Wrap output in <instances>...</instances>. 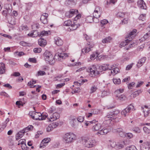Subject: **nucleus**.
I'll return each mask as SVG.
<instances>
[{
    "mask_svg": "<svg viewBox=\"0 0 150 150\" xmlns=\"http://www.w3.org/2000/svg\"><path fill=\"white\" fill-rule=\"evenodd\" d=\"M137 31L136 29H134L132 31H131L128 34L126 37V38L127 39L120 43V47L125 46L128 45V43H129V47L130 48L135 46L136 45V44L134 43H132L131 41L134 37V35L136 33Z\"/></svg>",
    "mask_w": 150,
    "mask_h": 150,
    "instance_id": "nucleus-1",
    "label": "nucleus"
},
{
    "mask_svg": "<svg viewBox=\"0 0 150 150\" xmlns=\"http://www.w3.org/2000/svg\"><path fill=\"white\" fill-rule=\"evenodd\" d=\"M119 113L120 111L118 110H115L112 112L108 113L105 117V120L104 122V123H106L108 122V123L109 124L111 120L114 119L115 120L116 122H119L120 119H118L116 117V116Z\"/></svg>",
    "mask_w": 150,
    "mask_h": 150,
    "instance_id": "nucleus-2",
    "label": "nucleus"
},
{
    "mask_svg": "<svg viewBox=\"0 0 150 150\" xmlns=\"http://www.w3.org/2000/svg\"><path fill=\"white\" fill-rule=\"evenodd\" d=\"M63 139L65 143L70 144L76 140V136L72 133H68L64 135Z\"/></svg>",
    "mask_w": 150,
    "mask_h": 150,
    "instance_id": "nucleus-3",
    "label": "nucleus"
},
{
    "mask_svg": "<svg viewBox=\"0 0 150 150\" xmlns=\"http://www.w3.org/2000/svg\"><path fill=\"white\" fill-rule=\"evenodd\" d=\"M44 56L45 60L48 62L50 64L52 65L55 63L54 55L50 52L46 51L44 54Z\"/></svg>",
    "mask_w": 150,
    "mask_h": 150,
    "instance_id": "nucleus-4",
    "label": "nucleus"
},
{
    "mask_svg": "<svg viewBox=\"0 0 150 150\" xmlns=\"http://www.w3.org/2000/svg\"><path fill=\"white\" fill-rule=\"evenodd\" d=\"M96 121V120H93L91 121H88L85 123V125L87 126H92V129L93 131H99L101 129L102 126L100 124L98 123L93 125V124L95 123Z\"/></svg>",
    "mask_w": 150,
    "mask_h": 150,
    "instance_id": "nucleus-5",
    "label": "nucleus"
},
{
    "mask_svg": "<svg viewBox=\"0 0 150 150\" xmlns=\"http://www.w3.org/2000/svg\"><path fill=\"white\" fill-rule=\"evenodd\" d=\"M85 146L88 148H92L96 145V142L94 139L87 138L84 140Z\"/></svg>",
    "mask_w": 150,
    "mask_h": 150,
    "instance_id": "nucleus-6",
    "label": "nucleus"
},
{
    "mask_svg": "<svg viewBox=\"0 0 150 150\" xmlns=\"http://www.w3.org/2000/svg\"><path fill=\"white\" fill-rule=\"evenodd\" d=\"M29 114L32 116V118L34 120H44L45 118L42 117V114L39 112H30Z\"/></svg>",
    "mask_w": 150,
    "mask_h": 150,
    "instance_id": "nucleus-7",
    "label": "nucleus"
},
{
    "mask_svg": "<svg viewBox=\"0 0 150 150\" xmlns=\"http://www.w3.org/2000/svg\"><path fill=\"white\" fill-rule=\"evenodd\" d=\"M87 70L88 72L90 73L89 75L91 77L95 76L99 74V72L97 70L96 67L94 65L89 67Z\"/></svg>",
    "mask_w": 150,
    "mask_h": 150,
    "instance_id": "nucleus-8",
    "label": "nucleus"
},
{
    "mask_svg": "<svg viewBox=\"0 0 150 150\" xmlns=\"http://www.w3.org/2000/svg\"><path fill=\"white\" fill-rule=\"evenodd\" d=\"M93 45L90 42L88 43V45L82 50V52L84 54L87 53L91 50V48L93 47Z\"/></svg>",
    "mask_w": 150,
    "mask_h": 150,
    "instance_id": "nucleus-9",
    "label": "nucleus"
},
{
    "mask_svg": "<svg viewBox=\"0 0 150 150\" xmlns=\"http://www.w3.org/2000/svg\"><path fill=\"white\" fill-rule=\"evenodd\" d=\"M102 13V11L100 8L99 6H97L93 13V17H100Z\"/></svg>",
    "mask_w": 150,
    "mask_h": 150,
    "instance_id": "nucleus-10",
    "label": "nucleus"
},
{
    "mask_svg": "<svg viewBox=\"0 0 150 150\" xmlns=\"http://www.w3.org/2000/svg\"><path fill=\"white\" fill-rule=\"evenodd\" d=\"M59 123L57 122H54L50 124L47 128V131L49 132L52 131L53 129L56 127L58 125Z\"/></svg>",
    "mask_w": 150,
    "mask_h": 150,
    "instance_id": "nucleus-11",
    "label": "nucleus"
},
{
    "mask_svg": "<svg viewBox=\"0 0 150 150\" xmlns=\"http://www.w3.org/2000/svg\"><path fill=\"white\" fill-rule=\"evenodd\" d=\"M109 70H111V73L114 75L117 74L120 70L119 69L116 67V64H113L111 66Z\"/></svg>",
    "mask_w": 150,
    "mask_h": 150,
    "instance_id": "nucleus-12",
    "label": "nucleus"
},
{
    "mask_svg": "<svg viewBox=\"0 0 150 150\" xmlns=\"http://www.w3.org/2000/svg\"><path fill=\"white\" fill-rule=\"evenodd\" d=\"M141 150H150V142L144 143L141 146Z\"/></svg>",
    "mask_w": 150,
    "mask_h": 150,
    "instance_id": "nucleus-13",
    "label": "nucleus"
},
{
    "mask_svg": "<svg viewBox=\"0 0 150 150\" xmlns=\"http://www.w3.org/2000/svg\"><path fill=\"white\" fill-rule=\"evenodd\" d=\"M48 15L46 13L42 14L41 16L40 20L41 22L44 24L47 23L48 22L47 18Z\"/></svg>",
    "mask_w": 150,
    "mask_h": 150,
    "instance_id": "nucleus-14",
    "label": "nucleus"
},
{
    "mask_svg": "<svg viewBox=\"0 0 150 150\" xmlns=\"http://www.w3.org/2000/svg\"><path fill=\"white\" fill-rule=\"evenodd\" d=\"M59 114L57 112H56L51 115L50 118V120L51 122L53 121L59 119Z\"/></svg>",
    "mask_w": 150,
    "mask_h": 150,
    "instance_id": "nucleus-15",
    "label": "nucleus"
},
{
    "mask_svg": "<svg viewBox=\"0 0 150 150\" xmlns=\"http://www.w3.org/2000/svg\"><path fill=\"white\" fill-rule=\"evenodd\" d=\"M143 111L145 117H147L150 113V108H148L147 106L145 105L144 107H142Z\"/></svg>",
    "mask_w": 150,
    "mask_h": 150,
    "instance_id": "nucleus-16",
    "label": "nucleus"
},
{
    "mask_svg": "<svg viewBox=\"0 0 150 150\" xmlns=\"http://www.w3.org/2000/svg\"><path fill=\"white\" fill-rule=\"evenodd\" d=\"M54 42L55 44L58 46L62 45L63 44L62 40L60 38L55 37L54 38Z\"/></svg>",
    "mask_w": 150,
    "mask_h": 150,
    "instance_id": "nucleus-17",
    "label": "nucleus"
},
{
    "mask_svg": "<svg viewBox=\"0 0 150 150\" xmlns=\"http://www.w3.org/2000/svg\"><path fill=\"white\" fill-rule=\"evenodd\" d=\"M139 7L142 9H146V6L143 0H139L137 2Z\"/></svg>",
    "mask_w": 150,
    "mask_h": 150,
    "instance_id": "nucleus-18",
    "label": "nucleus"
},
{
    "mask_svg": "<svg viewBox=\"0 0 150 150\" xmlns=\"http://www.w3.org/2000/svg\"><path fill=\"white\" fill-rule=\"evenodd\" d=\"M146 59V57H143L139 60L137 65L138 67H140L143 65Z\"/></svg>",
    "mask_w": 150,
    "mask_h": 150,
    "instance_id": "nucleus-19",
    "label": "nucleus"
},
{
    "mask_svg": "<svg viewBox=\"0 0 150 150\" xmlns=\"http://www.w3.org/2000/svg\"><path fill=\"white\" fill-rule=\"evenodd\" d=\"M25 132L23 129L19 132L16 134V137L17 140L21 138L23 135L24 133Z\"/></svg>",
    "mask_w": 150,
    "mask_h": 150,
    "instance_id": "nucleus-20",
    "label": "nucleus"
},
{
    "mask_svg": "<svg viewBox=\"0 0 150 150\" xmlns=\"http://www.w3.org/2000/svg\"><path fill=\"white\" fill-rule=\"evenodd\" d=\"M38 44L40 46L44 47L47 44L46 40L43 38H41L38 40Z\"/></svg>",
    "mask_w": 150,
    "mask_h": 150,
    "instance_id": "nucleus-21",
    "label": "nucleus"
},
{
    "mask_svg": "<svg viewBox=\"0 0 150 150\" xmlns=\"http://www.w3.org/2000/svg\"><path fill=\"white\" fill-rule=\"evenodd\" d=\"M109 132V130L107 129H102L98 131V132L96 133V134L98 135H99V134L100 135L105 134Z\"/></svg>",
    "mask_w": 150,
    "mask_h": 150,
    "instance_id": "nucleus-22",
    "label": "nucleus"
},
{
    "mask_svg": "<svg viewBox=\"0 0 150 150\" xmlns=\"http://www.w3.org/2000/svg\"><path fill=\"white\" fill-rule=\"evenodd\" d=\"M5 71V67L4 64L3 63H0V74L4 73Z\"/></svg>",
    "mask_w": 150,
    "mask_h": 150,
    "instance_id": "nucleus-23",
    "label": "nucleus"
},
{
    "mask_svg": "<svg viewBox=\"0 0 150 150\" xmlns=\"http://www.w3.org/2000/svg\"><path fill=\"white\" fill-rule=\"evenodd\" d=\"M99 69L101 71H105L110 69L109 67V65L107 64H104L102 66L99 67Z\"/></svg>",
    "mask_w": 150,
    "mask_h": 150,
    "instance_id": "nucleus-24",
    "label": "nucleus"
},
{
    "mask_svg": "<svg viewBox=\"0 0 150 150\" xmlns=\"http://www.w3.org/2000/svg\"><path fill=\"white\" fill-rule=\"evenodd\" d=\"M77 2V0H66L65 4L67 5H75Z\"/></svg>",
    "mask_w": 150,
    "mask_h": 150,
    "instance_id": "nucleus-25",
    "label": "nucleus"
},
{
    "mask_svg": "<svg viewBox=\"0 0 150 150\" xmlns=\"http://www.w3.org/2000/svg\"><path fill=\"white\" fill-rule=\"evenodd\" d=\"M112 40V38L110 37L106 38L103 40L102 42L103 43H106L110 42Z\"/></svg>",
    "mask_w": 150,
    "mask_h": 150,
    "instance_id": "nucleus-26",
    "label": "nucleus"
},
{
    "mask_svg": "<svg viewBox=\"0 0 150 150\" xmlns=\"http://www.w3.org/2000/svg\"><path fill=\"white\" fill-rule=\"evenodd\" d=\"M116 97L120 100L123 101L125 100L126 99V97L123 94L121 95H116Z\"/></svg>",
    "mask_w": 150,
    "mask_h": 150,
    "instance_id": "nucleus-27",
    "label": "nucleus"
},
{
    "mask_svg": "<svg viewBox=\"0 0 150 150\" xmlns=\"http://www.w3.org/2000/svg\"><path fill=\"white\" fill-rule=\"evenodd\" d=\"M123 129L122 128H119L117 129H115L113 130V132L114 133H122L124 134V132L123 131Z\"/></svg>",
    "mask_w": 150,
    "mask_h": 150,
    "instance_id": "nucleus-28",
    "label": "nucleus"
},
{
    "mask_svg": "<svg viewBox=\"0 0 150 150\" xmlns=\"http://www.w3.org/2000/svg\"><path fill=\"white\" fill-rule=\"evenodd\" d=\"M49 33H50V31H42L41 32L40 34V36L42 37L43 36L48 35H49Z\"/></svg>",
    "mask_w": 150,
    "mask_h": 150,
    "instance_id": "nucleus-29",
    "label": "nucleus"
},
{
    "mask_svg": "<svg viewBox=\"0 0 150 150\" xmlns=\"http://www.w3.org/2000/svg\"><path fill=\"white\" fill-rule=\"evenodd\" d=\"M98 52H96V53H93L91 55L90 58L92 60H94L98 55Z\"/></svg>",
    "mask_w": 150,
    "mask_h": 150,
    "instance_id": "nucleus-30",
    "label": "nucleus"
},
{
    "mask_svg": "<svg viewBox=\"0 0 150 150\" xmlns=\"http://www.w3.org/2000/svg\"><path fill=\"white\" fill-rule=\"evenodd\" d=\"M128 110L127 109V108H125L121 112V114L122 115H124L125 117L127 115L128 113H129V112L128 111Z\"/></svg>",
    "mask_w": 150,
    "mask_h": 150,
    "instance_id": "nucleus-31",
    "label": "nucleus"
},
{
    "mask_svg": "<svg viewBox=\"0 0 150 150\" xmlns=\"http://www.w3.org/2000/svg\"><path fill=\"white\" fill-rule=\"evenodd\" d=\"M93 17L91 16L87 17L86 19V21L87 23H90L93 22Z\"/></svg>",
    "mask_w": 150,
    "mask_h": 150,
    "instance_id": "nucleus-32",
    "label": "nucleus"
},
{
    "mask_svg": "<svg viewBox=\"0 0 150 150\" xmlns=\"http://www.w3.org/2000/svg\"><path fill=\"white\" fill-rule=\"evenodd\" d=\"M126 150H137V149L134 146L132 145L127 147L126 148Z\"/></svg>",
    "mask_w": 150,
    "mask_h": 150,
    "instance_id": "nucleus-33",
    "label": "nucleus"
},
{
    "mask_svg": "<svg viewBox=\"0 0 150 150\" xmlns=\"http://www.w3.org/2000/svg\"><path fill=\"white\" fill-rule=\"evenodd\" d=\"M72 24V22L70 20H68L64 21V25L66 26H71Z\"/></svg>",
    "mask_w": 150,
    "mask_h": 150,
    "instance_id": "nucleus-34",
    "label": "nucleus"
},
{
    "mask_svg": "<svg viewBox=\"0 0 150 150\" xmlns=\"http://www.w3.org/2000/svg\"><path fill=\"white\" fill-rule=\"evenodd\" d=\"M69 12L70 13V14H72V16L73 15L75 14H77L78 13V10L76 9H71Z\"/></svg>",
    "mask_w": 150,
    "mask_h": 150,
    "instance_id": "nucleus-35",
    "label": "nucleus"
},
{
    "mask_svg": "<svg viewBox=\"0 0 150 150\" xmlns=\"http://www.w3.org/2000/svg\"><path fill=\"white\" fill-rule=\"evenodd\" d=\"M127 109L128 110V111L130 112H131L132 110H133L134 108V106L132 104H131L128 105L127 108Z\"/></svg>",
    "mask_w": 150,
    "mask_h": 150,
    "instance_id": "nucleus-36",
    "label": "nucleus"
},
{
    "mask_svg": "<svg viewBox=\"0 0 150 150\" xmlns=\"http://www.w3.org/2000/svg\"><path fill=\"white\" fill-rule=\"evenodd\" d=\"M25 139H21L18 141V145H20L21 144L23 146H26L25 144Z\"/></svg>",
    "mask_w": 150,
    "mask_h": 150,
    "instance_id": "nucleus-37",
    "label": "nucleus"
},
{
    "mask_svg": "<svg viewBox=\"0 0 150 150\" xmlns=\"http://www.w3.org/2000/svg\"><path fill=\"white\" fill-rule=\"evenodd\" d=\"M133 131L136 133H139L141 132V129L138 127H135L133 128Z\"/></svg>",
    "mask_w": 150,
    "mask_h": 150,
    "instance_id": "nucleus-38",
    "label": "nucleus"
},
{
    "mask_svg": "<svg viewBox=\"0 0 150 150\" xmlns=\"http://www.w3.org/2000/svg\"><path fill=\"white\" fill-rule=\"evenodd\" d=\"M126 13H122L121 12H118L117 14V17L120 18H122L125 16Z\"/></svg>",
    "mask_w": 150,
    "mask_h": 150,
    "instance_id": "nucleus-39",
    "label": "nucleus"
},
{
    "mask_svg": "<svg viewBox=\"0 0 150 150\" xmlns=\"http://www.w3.org/2000/svg\"><path fill=\"white\" fill-rule=\"evenodd\" d=\"M113 81L115 84H119L121 83V80L120 79H113Z\"/></svg>",
    "mask_w": 150,
    "mask_h": 150,
    "instance_id": "nucleus-40",
    "label": "nucleus"
},
{
    "mask_svg": "<svg viewBox=\"0 0 150 150\" xmlns=\"http://www.w3.org/2000/svg\"><path fill=\"white\" fill-rule=\"evenodd\" d=\"M77 28V26L76 25L72 24L69 27V29L70 30H74L76 29Z\"/></svg>",
    "mask_w": 150,
    "mask_h": 150,
    "instance_id": "nucleus-41",
    "label": "nucleus"
},
{
    "mask_svg": "<svg viewBox=\"0 0 150 150\" xmlns=\"http://www.w3.org/2000/svg\"><path fill=\"white\" fill-rule=\"evenodd\" d=\"M46 73L44 71H38L36 74V76H43L46 75Z\"/></svg>",
    "mask_w": 150,
    "mask_h": 150,
    "instance_id": "nucleus-42",
    "label": "nucleus"
},
{
    "mask_svg": "<svg viewBox=\"0 0 150 150\" xmlns=\"http://www.w3.org/2000/svg\"><path fill=\"white\" fill-rule=\"evenodd\" d=\"M110 145L112 147H115L117 149V144H116V142L114 141H111L110 142Z\"/></svg>",
    "mask_w": 150,
    "mask_h": 150,
    "instance_id": "nucleus-43",
    "label": "nucleus"
},
{
    "mask_svg": "<svg viewBox=\"0 0 150 150\" xmlns=\"http://www.w3.org/2000/svg\"><path fill=\"white\" fill-rule=\"evenodd\" d=\"M97 89V88L95 86H93L91 87L90 89V93H92L95 92Z\"/></svg>",
    "mask_w": 150,
    "mask_h": 150,
    "instance_id": "nucleus-44",
    "label": "nucleus"
},
{
    "mask_svg": "<svg viewBox=\"0 0 150 150\" xmlns=\"http://www.w3.org/2000/svg\"><path fill=\"white\" fill-rule=\"evenodd\" d=\"M50 140V138H47L46 139H44L42 142V143L44 144V145L45 146V144H46V143H48Z\"/></svg>",
    "mask_w": 150,
    "mask_h": 150,
    "instance_id": "nucleus-45",
    "label": "nucleus"
},
{
    "mask_svg": "<svg viewBox=\"0 0 150 150\" xmlns=\"http://www.w3.org/2000/svg\"><path fill=\"white\" fill-rule=\"evenodd\" d=\"M58 56L59 57H61L63 59H64L67 56V54L65 53H60V54H58Z\"/></svg>",
    "mask_w": 150,
    "mask_h": 150,
    "instance_id": "nucleus-46",
    "label": "nucleus"
},
{
    "mask_svg": "<svg viewBox=\"0 0 150 150\" xmlns=\"http://www.w3.org/2000/svg\"><path fill=\"white\" fill-rule=\"evenodd\" d=\"M33 37H35L38 36H40V34L39 33L37 30H33Z\"/></svg>",
    "mask_w": 150,
    "mask_h": 150,
    "instance_id": "nucleus-47",
    "label": "nucleus"
},
{
    "mask_svg": "<svg viewBox=\"0 0 150 150\" xmlns=\"http://www.w3.org/2000/svg\"><path fill=\"white\" fill-rule=\"evenodd\" d=\"M144 132L147 134L150 133V129H149L146 127H144L143 128Z\"/></svg>",
    "mask_w": 150,
    "mask_h": 150,
    "instance_id": "nucleus-48",
    "label": "nucleus"
},
{
    "mask_svg": "<svg viewBox=\"0 0 150 150\" xmlns=\"http://www.w3.org/2000/svg\"><path fill=\"white\" fill-rule=\"evenodd\" d=\"M42 51V49L40 48H35L33 50L34 52L35 53H40Z\"/></svg>",
    "mask_w": 150,
    "mask_h": 150,
    "instance_id": "nucleus-49",
    "label": "nucleus"
},
{
    "mask_svg": "<svg viewBox=\"0 0 150 150\" xmlns=\"http://www.w3.org/2000/svg\"><path fill=\"white\" fill-rule=\"evenodd\" d=\"M108 22V21L105 19L101 21H100L101 26L102 27H103L104 25H105L106 23H107Z\"/></svg>",
    "mask_w": 150,
    "mask_h": 150,
    "instance_id": "nucleus-50",
    "label": "nucleus"
},
{
    "mask_svg": "<svg viewBox=\"0 0 150 150\" xmlns=\"http://www.w3.org/2000/svg\"><path fill=\"white\" fill-rule=\"evenodd\" d=\"M126 137H128L129 139L132 138L133 136V134L131 133H128L125 135Z\"/></svg>",
    "mask_w": 150,
    "mask_h": 150,
    "instance_id": "nucleus-51",
    "label": "nucleus"
},
{
    "mask_svg": "<svg viewBox=\"0 0 150 150\" xmlns=\"http://www.w3.org/2000/svg\"><path fill=\"white\" fill-rule=\"evenodd\" d=\"M109 94V92L106 91H103L102 93L101 96L103 97L105 96H107Z\"/></svg>",
    "mask_w": 150,
    "mask_h": 150,
    "instance_id": "nucleus-52",
    "label": "nucleus"
},
{
    "mask_svg": "<svg viewBox=\"0 0 150 150\" xmlns=\"http://www.w3.org/2000/svg\"><path fill=\"white\" fill-rule=\"evenodd\" d=\"M9 121V119L8 118L6 120V121L4 123H3L2 126L3 128H5L7 126V124Z\"/></svg>",
    "mask_w": 150,
    "mask_h": 150,
    "instance_id": "nucleus-53",
    "label": "nucleus"
},
{
    "mask_svg": "<svg viewBox=\"0 0 150 150\" xmlns=\"http://www.w3.org/2000/svg\"><path fill=\"white\" fill-rule=\"evenodd\" d=\"M33 126L32 125H29L27 127L25 128L23 130L25 131V132H27L28 130H30L31 128H33Z\"/></svg>",
    "mask_w": 150,
    "mask_h": 150,
    "instance_id": "nucleus-54",
    "label": "nucleus"
},
{
    "mask_svg": "<svg viewBox=\"0 0 150 150\" xmlns=\"http://www.w3.org/2000/svg\"><path fill=\"white\" fill-rule=\"evenodd\" d=\"M123 91L124 90L123 89H117L115 91V93L116 94V95L120 93L123 92Z\"/></svg>",
    "mask_w": 150,
    "mask_h": 150,
    "instance_id": "nucleus-55",
    "label": "nucleus"
},
{
    "mask_svg": "<svg viewBox=\"0 0 150 150\" xmlns=\"http://www.w3.org/2000/svg\"><path fill=\"white\" fill-rule=\"evenodd\" d=\"M77 120L79 122H82L84 120V117L82 116H79L78 117Z\"/></svg>",
    "mask_w": 150,
    "mask_h": 150,
    "instance_id": "nucleus-56",
    "label": "nucleus"
},
{
    "mask_svg": "<svg viewBox=\"0 0 150 150\" xmlns=\"http://www.w3.org/2000/svg\"><path fill=\"white\" fill-rule=\"evenodd\" d=\"M146 14H142L140 15L139 18V20H141L142 21H143L145 19V17Z\"/></svg>",
    "mask_w": 150,
    "mask_h": 150,
    "instance_id": "nucleus-57",
    "label": "nucleus"
},
{
    "mask_svg": "<svg viewBox=\"0 0 150 150\" xmlns=\"http://www.w3.org/2000/svg\"><path fill=\"white\" fill-rule=\"evenodd\" d=\"M28 28L26 25H23L21 27V29L22 30L26 31L28 29Z\"/></svg>",
    "mask_w": 150,
    "mask_h": 150,
    "instance_id": "nucleus-58",
    "label": "nucleus"
},
{
    "mask_svg": "<svg viewBox=\"0 0 150 150\" xmlns=\"http://www.w3.org/2000/svg\"><path fill=\"white\" fill-rule=\"evenodd\" d=\"M100 17H93V22H94L95 23H97L99 22V20L98 18H99Z\"/></svg>",
    "mask_w": 150,
    "mask_h": 150,
    "instance_id": "nucleus-59",
    "label": "nucleus"
},
{
    "mask_svg": "<svg viewBox=\"0 0 150 150\" xmlns=\"http://www.w3.org/2000/svg\"><path fill=\"white\" fill-rule=\"evenodd\" d=\"M135 84V83L134 82H132L130 83L128 85V88H129V89H132V87H133L134 86Z\"/></svg>",
    "mask_w": 150,
    "mask_h": 150,
    "instance_id": "nucleus-60",
    "label": "nucleus"
},
{
    "mask_svg": "<svg viewBox=\"0 0 150 150\" xmlns=\"http://www.w3.org/2000/svg\"><path fill=\"white\" fill-rule=\"evenodd\" d=\"M128 21V18H125L122 21V23H124V24L127 23Z\"/></svg>",
    "mask_w": 150,
    "mask_h": 150,
    "instance_id": "nucleus-61",
    "label": "nucleus"
},
{
    "mask_svg": "<svg viewBox=\"0 0 150 150\" xmlns=\"http://www.w3.org/2000/svg\"><path fill=\"white\" fill-rule=\"evenodd\" d=\"M19 56H21L24 54V52H15Z\"/></svg>",
    "mask_w": 150,
    "mask_h": 150,
    "instance_id": "nucleus-62",
    "label": "nucleus"
},
{
    "mask_svg": "<svg viewBox=\"0 0 150 150\" xmlns=\"http://www.w3.org/2000/svg\"><path fill=\"white\" fill-rule=\"evenodd\" d=\"M28 61L34 63L36 62V60L35 58H30L29 59Z\"/></svg>",
    "mask_w": 150,
    "mask_h": 150,
    "instance_id": "nucleus-63",
    "label": "nucleus"
},
{
    "mask_svg": "<svg viewBox=\"0 0 150 150\" xmlns=\"http://www.w3.org/2000/svg\"><path fill=\"white\" fill-rule=\"evenodd\" d=\"M11 76H20V74L18 72H14L13 74H11Z\"/></svg>",
    "mask_w": 150,
    "mask_h": 150,
    "instance_id": "nucleus-64",
    "label": "nucleus"
}]
</instances>
